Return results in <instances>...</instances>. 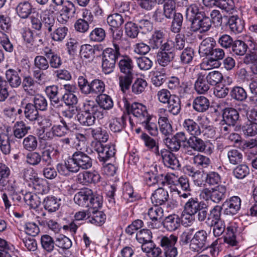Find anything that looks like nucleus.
<instances>
[{
  "label": "nucleus",
  "mask_w": 257,
  "mask_h": 257,
  "mask_svg": "<svg viewBox=\"0 0 257 257\" xmlns=\"http://www.w3.org/2000/svg\"><path fill=\"white\" fill-rule=\"evenodd\" d=\"M78 85L80 92L85 95H96L99 97L104 92L105 85L104 82L99 79H95L90 83L83 76L78 78Z\"/></svg>",
  "instance_id": "nucleus-1"
},
{
  "label": "nucleus",
  "mask_w": 257,
  "mask_h": 257,
  "mask_svg": "<svg viewBox=\"0 0 257 257\" xmlns=\"http://www.w3.org/2000/svg\"><path fill=\"white\" fill-rule=\"evenodd\" d=\"M184 212L189 214H196L199 222H203L206 219V205L203 201H200L197 197L189 198L183 205Z\"/></svg>",
  "instance_id": "nucleus-2"
},
{
  "label": "nucleus",
  "mask_w": 257,
  "mask_h": 257,
  "mask_svg": "<svg viewBox=\"0 0 257 257\" xmlns=\"http://www.w3.org/2000/svg\"><path fill=\"white\" fill-rule=\"evenodd\" d=\"M226 194V187L224 185H218L210 189L204 188L200 193V196L206 201L210 200L218 203L225 198Z\"/></svg>",
  "instance_id": "nucleus-3"
},
{
  "label": "nucleus",
  "mask_w": 257,
  "mask_h": 257,
  "mask_svg": "<svg viewBox=\"0 0 257 257\" xmlns=\"http://www.w3.org/2000/svg\"><path fill=\"white\" fill-rule=\"evenodd\" d=\"M91 147L92 151L97 153V158L100 162L105 163L115 154V146L113 144L104 145L99 142H93Z\"/></svg>",
  "instance_id": "nucleus-4"
},
{
  "label": "nucleus",
  "mask_w": 257,
  "mask_h": 257,
  "mask_svg": "<svg viewBox=\"0 0 257 257\" xmlns=\"http://www.w3.org/2000/svg\"><path fill=\"white\" fill-rule=\"evenodd\" d=\"M209 246V233L203 229H200L195 232L193 236L190 248L194 251H200Z\"/></svg>",
  "instance_id": "nucleus-5"
},
{
  "label": "nucleus",
  "mask_w": 257,
  "mask_h": 257,
  "mask_svg": "<svg viewBox=\"0 0 257 257\" xmlns=\"http://www.w3.org/2000/svg\"><path fill=\"white\" fill-rule=\"evenodd\" d=\"M119 56L112 48H106L103 51L102 69L105 74H110L113 71L116 61Z\"/></svg>",
  "instance_id": "nucleus-6"
},
{
  "label": "nucleus",
  "mask_w": 257,
  "mask_h": 257,
  "mask_svg": "<svg viewBox=\"0 0 257 257\" xmlns=\"http://www.w3.org/2000/svg\"><path fill=\"white\" fill-rule=\"evenodd\" d=\"M11 170L9 167L4 163H0V191L5 190H13L16 188L15 180L10 179Z\"/></svg>",
  "instance_id": "nucleus-7"
},
{
  "label": "nucleus",
  "mask_w": 257,
  "mask_h": 257,
  "mask_svg": "<svg viewBox=\"0 0 257 257\" xmlns=\"http://www.w3.org/2000/svg\"><path fill=\"white\" fill-rule=\"evenodd\" d=\"M241 203V199L238 196H233L227 199L221 207L225 215L233 216L240 210Z\"/></svg>",
  "instance_id": "nucleus-8"
},
{
  "label": "nucleus",
  "mask_w": 257,
  "mask_h": 257,
  "mask_svg": "<svg viewBox=\"0 0 257 257\" xmlns=\"http://www.w3.org/2000/svg\"><path fill=\"white\" fill-rule=\"evenodd\" d=\"M147 214L151 220L148 222V227L153 229L160 228L164 215L163 209L159 206L155 205L148 209Z\"/></svg>",
  "instance_id": "nucleus-9"
},
{
  "label": "nucleus",
  "mask_w": 257,
  "mask_h": 257,
  "mask_svg": "<svg viewBox=\"0 0 257 257\" xmlns=\"http://www.w3.org/2000/svg\"><path fill=\"white\" fill-rule=\"evenodd\" d=\"M157 156L162 159L165 166L168 168L175 170L180 167V164L176 155L167 149H161Z\"/></svg>",
  "instance_id": "nucleus-10"
},
{
  "label": "nucleus",
  "mask_w": 257,
  "mask_h": 257,
  "mask_svg": "<svg viewBox=\"0 0 257 257\" xmlns=\"http://www.w3.org/2000/svg\"><path fill=\"white\" fill-rule=\"evenodd\" d=\"M93 21V16L91 13L87 10H83L82 18L78 19L74 24L75 30L79 33H85L89 29V25Z\"/></svg>",
  "instance_id": "nucleus-11"
},
{
  "label": "nucleus",
  "mask_w": 257,
  "mask_h": 257,
  "mask_svg": "<svg viewBox=\"0 0 257 257\" xmlns=\"http://www.w3.org/2000/svg\"><path fill=\"white\" fill-rule=\"evenodd\" d=\"M59 11L58 21L62 24H65L73 17L76 13V7L70 1H66Z\"/></svg>",
  "instance_id": "nucleus-12"
},
{
  "label": "nucleus",
  "mask_w": 257,
  "mask_h": 257,
  "mask_svg": "<svg viewBox=\"0 0 257 257\" xmlns=\"http://www.w3.org/2000/svg\"><path fill=\"white\" fill-rule=\"evenodd\" d=\"M211 27V20L209 17V11L205 16H201L197 19H192L191 29L192 31H199L200 33L208 31Z\"/></svg>",
  "instance_id": "nucleus-13"
},
{
  "label": "nucleus",
  "mask_w": 257,
  "mask_h": 257,
  "mask_svg": "<svg viewBox=\"0 0 257 257\" xmlns=\"http://www.w3.org/2000/svg\"><path fill=\"white\" fill-rule=\"evenodd\" d=\"M168 87L173 92L178 94L180 97H184L188 91V86L186 83L181 82L179 78L172 76L168 81Z\"/></svg>",
  "instance_id": "nucleus-14"
},
{
  "label": "nucleus",
  "mask_w": 257,
  "mask_h": 257,
  "mask_svg": "<svg viewBox=\"0 0 257 257\" xmlns=\"http://www.w3.org/2000/svg\"><path fill=\"white\" fill-rule=\"evenodd\" d=\"M210 53L206 61L204 62V65L211 68L219 67L221 64L220 61L225 57L224 50L222 48L215 47Z\"/></svg>",
  "instance_id": "nucleus-15"
},
{
  "label": "nucleus",
  "mask_w": 257,
  "mask_h": 257,
  "mask_svg": "<svg viewBox=\"0 0 257 257\" xmlns=\"http://www.w3.org/2000/svg\"><path fill=\"white\" fill-rule=\"evenodd\" d=\"M100 179L99 173L96 171H83L78 174L76 180L80 184L88 185L97 183Z\"/></svg>",
  "instance_id": "nucleus-16"
},
{
  "label": "nucleus",
  "mask_w": 257,
  "mask_h": 257,
  "mask_svg": "<svg viewBox=\"0 0 257 257\" xmlns=\"http://www.w3.org/2000/svg\"><path fill=\"white\" fill-rule=\"evenodd\" d=\"M92 195V190L88 188L81 189L74 197V202L80 206L87 207L89 199Z\"/></svg>",
  "instance_id": "nucleus-17"
},
{
  "label": "nucleus",
  "mask_w": 257,
  "mask_h": 257,
  "mask_svg": "<svg viewBox=\"0 0 257 257\" xmlns=\"http://www.w3.org/2000/svg\"><path fill=\"white\" fill-rule=\"evenodd\" d=\"M73 155L80 169L87 170L92 167L91 158L82 151H77L73 153Z\"/></svg>",
  "instance_id": "nucleus-18"
},
{
  "label": "nucleus",
  "mask_w": 257,
  "mask_h": 257,
  "mask_svg": "<svg viewBox=\"0 0 257 257\" xmlns=\"http://www.w3.org/2000/svg\"><path fill=\"white\" fill-rule=\"evenodd\" d=\"M21 72V69L15 70L14 69H9L5 73L7 82H8L10 85L13 88L18 87L22 83L21 78L19 74Z\"/></svg>",
  "instance_id": "nucleus-19"
},
{
  "label": "nucleus",
  "mask_w": 257,
  "mask_h": 257,
  "mask_svg": "<svg viewBox=\"0 0 257 257\" xmlns=\"http://www.w3.org/2000/svg\"><path fill=\"white\" fill-rule=\"evenodd\" d=\"M222 208L221 206L215 205L212 208L208 213L207 208H206V216L205 220V223L209 226H213V224H215V223L219 222L221 215V211Z\"/></svg>",
  "instance_id": "nucleus-20"
},
{
  "label": "nucleus",
  "mask_w": 257,
  "mask_h": 257,
  "mask_svg": "<svg viewBox=\"0 0 257 257\" xmlns=\"http://www.w3.org/2000/svg\"><path fill=\"white\" fill-rule=\"evenodd\" d=\"M214 112H244V106L242 104L233 107L231 104L225 101L220 102L214 107Z\"/></svg>",
  "instance_id": "nucleus-21"
},
{
  "label": "nucleus",
  "mask_w": 257,
  "mask_h": 257,
  "mask_svg": "<svg viewBox=\"0 0 257 257\" xmlns=\"http://www.w3.org/2000/svg\"><path fill=\"white\" fill-rule=\"evenodd\" d=\"M168 191L161 187L156 189L151 197L153 204L157 206L164 204L168 201Z\"/></svg>",
  "instance_id": "nucleus-22"
},
{
  "label": "nucleus",
  "mask_w": 257,
  "mask_h": 257,
  "mask_svg": "<svg viewBox=\"0 0 257 257\" xmlns=\"http://www.w3.org/2000/svg\"><path fill=\"white\" fill-rule=\"evenodd\" d=\"M87 134L90 135L97 142L105 143L109 138V134L105 128L101 127H90L87 130Z\"/></svg>",
  "instance_id": "nucleus-23"
},
{
  "label": "nucleus",
  "mask_w": 257,
  "mask_h": 257,
  "mask_svg": "<svg viewBox=\"0 0 257 257\" xmlns=\"http://www.w3.org/2000/svg\"><path fill=\"white\" fill-rule=\"evenodd\" d=\"M216 46V42L214 38L208 37L204 39L200 44L199 53L201 56L208 57L214 47Z\"/></svg>",
  "instance_id": "nucleus-24"
},
{
  "label": "nucleus",
  "mask_w": 257,
  "mask_h": 257,
  "mask_svg": "<svg viewBox=\"0 0 257 257\" xmlns=\"http://www.w3.org/2000/svg\"><path fill=\"white\" fill-rule=\"evenodd\" d=\"M61 199L54 196L50 195L46 197L43 201V205L45 210L52 213L57 211L61 205Z\"/></svg>",
  "instance_id": "nucleus-25"
},
{
  "label": "nucleus",
  "mask_w": 257,
  "mask_h": 257,
  "mask_svg": "<svg viewBox=\"0 0 257 257\" xmlns=\"http://www.w3.org/2000/svg\"><path fill=\"white\" fill-rule=\"evenodd\" d=\"M11 128L9 126L5 127L0 133V149L3 154L8 155L11 152V145L10 142L9 131Z\"/></svg>",
  "instance_id": "nucleus-26"
},
{
  "label": "nucleus",
  "mask_w": 257,
  "mask_h": 257,
  "mask_svg": "<svg viewBox=\"0 0 257 257\" xmlns=\"http://www.w3.org/2000/svg\"><path fill=\"white\" fill-rule=\"evenodd\" d=\"M208 8L202 7L200 4H193L190 5L186 9V16L188 17L191 14L192 19H196L205 16L207 14Z\"/></svg>",
  "instance_id": "nucleus-27"
},
{
  "label": "nucleus",
  "mask_w": 257,
  "mask_h": 257,
  "mask_svg": "<svg viewBox=\"0 0 257 257\" xmlns=\"http://www.w3.org/2000/svg\"><path fill=\"white\" fill-rule=\"evenodd\" d=\"M32 5L28 1H23L18 4L16 8V13L21 19H27L32 12Z\"/></svg>",
  "instance_id": "nucleus-28"
},
{
  "label": "nucleus",
  "mask_w": 257,
  "mask_h": 257,
  "mask_svg": "<svg viewBox=\"0 0 257 257\" xmlns=\"http://www.w3.org/2000/svg\"><path fill=\"white\" fill-rule=\"evenodd\" d=\"M209 83H208L204 75L199 73L194 84V89L198 94H205L209 89Z\"/></svg>",
  "instance_id": "nucleus-29"
},
{
  "label": "nucleus",
  "mask_w": 257,
  "mask_h": 257,
  "mask_svg": "<svg viewBox=\"0 0 257 257\" xmlns=\"http://www.w3.org/2000/svg\"><path fill=\"white\" fill-rule=\"evenodd\" d=\"M42 30L45 33L50 34L56 26L55 17L50 14H44L42 17Z\"/></svg>",
  "instance_id": "nucleus-30"
},
{
  "label": "nucleus",
  "mask_w": 257,
  "mask_h": 257,
  "mask_svg": "<svg viewBox=\"0 0 257 257\" xmlns=\"http://www.w3.org/2000/svg\"><path fill=\"white\" fill-rule=\"evenodd\" d=\"M181 219L178 215L172 214L166 217L163 222L164 226L170 231H175L180 226Z\"/></svg>",
  "instance_id": "nucleus-31"
},
{
  "label": "nucleus",
  "mask_w": 257,
  "mask_h": 257,
  "mask_svg": "<svg viewBox=\"0 0 257 257\" xmlns=\"http://www.w3.org/2000/svg\"><path fill=\"white\" fill-rule=\"evenodd\" d=\"M237 231V227L235 224H230L226 228V235L224 236V242L231 246H236L238 242L236 239L235 233Z\"/></svg>",
  "instance_id": "nucleus-32"
},
{
  "label": "nucleus",
  "mask_w": 257,
  "mask_h": 257,
  "mask_svg": "<svg viewBox=\"0 0 257 257\" xmlns=\"http://www.w3.org/2000/svg\"><path fill=\"white\" fill-rule=\"evenodd\" d=\"M230 30L235 34L240 33L244 29V22L237 16H232L228 20Z\"/></svg>",
  "instance_id": "nucleus-33"
},
{
  "label": "nucleus",
  "mask_w": 257,
  "mask_h": 257,
  "mask_svg": "<svg viewBox=\"0 0 257 257\" xmlns=\"http://www.w3.org/2000/svg\"><path fill=\"white\" fill-rule=\"evenodd\" d=\"M123 103L126 112H147V106L142 103L134 102L131 103L125 99Z\"/></svg>",
  "instance_id": "nucleus-34"
},
{
  "label": "nucleus",
  "mask_w": 257,
  "mask_h": 257,
  "mask_svg": "<svg viewBox=\"0 0 257 257\" xmlns=\"http://www.w3.org/2000/svg\"><path fill=\"white\" fill-rule=\"evenodd\" d=\"M130 113H123L120 118H115L112 120L109 124V127L114 133L120 132L126 125V119Z\"/></svg>",
  "instance_id": "nucleus-35"
},
{
  "label": "nucleus",
  "mask_w": 257,
  "mask_h": 257,
  "mask_svg": "<svg viewBox=\"0 0 257 257\" xmlns=\"http://www.w3.org/2000/svg\"><path fill=\"white\" fill-rule=\"evenodd\" d=\"M118 66L121 73L124 75H133V62L129 57H125L121 59L118 63Z\"/></svg>",
  "instance_id": "nucleus-36"
},
{
  "label": "nucleus",
  "mask_w": 257,
  "mask_h": 257,
  "mask_svg": "<svg viewBox=\"0 0 257 257\" xmlns=\"http://www.w3.org/2000/svg\"><path fill=\"white\" fill-rule=\"evenodd\" d=\"M187 143L189 147L198 152H204L206 147L205 142L197 136L190 137L188 140Z\"/></svg>",
  "instance_id": "nucleus-37"
},
{
  "label": "nucleus",
  "mask_w": 257,
  "mask_h": 257,
  "mask_svg": "<svg viewBox=\"0 0 257 257\" xmlns=\"http://www.w3.org/2000/svg\"><path fill=\"white\" fill-rule=\"evenodd\" d=\"M164 39V35L161 31H156L149 39V44L151 48L157 49L161 47Z\"/></svg>",
  "instance_id": "nucleus-38"
},
{
  "label": "nucleus",
  "mask_w": 257,
  "mask_h": 257,
  "mask_svg": "<svg viewBox=\"0 0 257 257\" xmlns=\"http://www.w3.org/2000/svg\"><path fill=\"white\" fill-rule=\"evenodd\" d=\"M73 146L77 151H84L86 148V137L85 135L78 133H72Z\"/></svg>",
  "instance_id": "nucleus-39"
},
{
  "label": "nucleus",
  "mask_w": 257,
  "mask_h": 257,
  "mask_svg": "<svg viewBox=\"0 0 257 257\" xmlns=\"http://www.w3.org/2000/svg\"><path fill=\"white\" fill-rule=\"evenodd\" d=\"M141 138L144 141L145 146L150 150L154 152L157 156L160 151L159 150V146L156 140L150 137L146 133H143Z\"/></svg>",
  "instance_id": "nucleus-40"
},
{
  "label": "nucleus",
  "mask_w": 257,
  "mask_h": 257,
  "mask_svg": "<svg viewBox=\"0 0 257 257\" xmlns=\"http://www.w3.org/2000/svg\"><path fill=\"white\" fill-rule=\"evenodd\" d=\"M230 48H231V52L234 55L243 56L245 54L248 46L244 41L236 40L233 41Z\"/></svg>",
  "instance_id": "nucleus-41"
},
{
  "label": "nucleus",
  "mask_w": 257,
  "mask_h": 257,
  "mask_svg": "<svg viewBox=\"0 0 257 257\" xmlns=\"http://www.w3.org/2000/svg\"><path fill=\"white\" fill-rule=\"evenodd\" d=\"M33 189L36 193L40 194H47L50 190L47 181L41 178H36V180L33 183Z\"/></svg>",
  "instance_id": "nucleus-42"
},
{
  "label": "nucleus",
  "mask_w": 257,
  "mask_h": 257,
  "mask_svg": "<svg viewBox=\"0 0 257 257\" xmlns=\"http://www.w3.org/2000/svg\"><path fill=\"white\" fill-rule=\"evenodd\" d=\"M40 242L42 248L46 252L50 253L54 250L55 240L49 235H42L41 237Z\"/></svg>",
  "instance_id": "nucleus-43"
},
{
  "label": "nucleus",
  "mask_w": 257,
  "mask_h": 257,
  "mask_svg": "<svg viewBox=\"0 0 257 257\" xmlns=\"http://www.w3.org/2000/svg\"><path fill=\"white\" fill-rule=\"evenodd\" d=\"M164 2L163 15L167 19H170L176 13V3L174 0H163Z\"/></svg>",
  "instance_id": "nucleus-44"
},
{
  "label": "nucleus",
  "mask_w": 257,
  "mask_h": 257,
  "mask_svg": "<svg viewBox=\"0 0 257 257\" xmlns=\"http://www.w3.org/2000/svg\"><path fill=\"white\" fill-rule=\"evenodd\" d=\"M192 106L195 110L202 112L208 109L209 107V102L206 97L200 96L195 99Z\"/></svg>",
  "instance_id": "nucleus-45"
},
{
  "label": "nucleus",
  "mask_w": 257,
  "mask_h": 257,
  "mask_svg": "<svg viewBox=\"0 0 257 257\" xmlns=\"http://www.w3.org/2000/svg\"><path fill=\"white\" fill-rule=\"evenodd\" d=\"M142 249L148 257H158L162 252L161 248L157 247L153 242L142 245Z\"/></svg>",
  "instance_id": "nucleus-46"
},
{
  "label": "nucleus",
  "mask_w": 257,
  "mask_h": 257,
  "mask_svg": "<svg viewBox=\"0 0 257 257\" xmlns=\"http://www.w3.org/2000/svg\"><path fill=\"white\" fill-rule=\"evenodd\" d=\"M183 126L193 137L198 136L201 134L199 126L192 119H186L183 123Z\"/></svg>",
  "instance_id": "nucleus-47"
},
{
  "label": "nucleus",
  "mask_w": 257,
  "mask_h": 257,
  "mask_svg": "<svg viewBox=\"0 0 257 257\" xmlns=\"http://www.w3.org/2000/svg\"><path fill=\"white\" fill-rule=\"evenodd\" d=\"M123 197L130 202H133L140 198V196L135 193L133 187L130 184H125L123 188Z\"/></svg>",
  "instance_id": "nucleus-48"
},
{
  "label": "nucleus",
  "mask_w": 257,
  "mask_h": 257,
  "mask_svg": "<svg viewBox=\"0 0 257 257\" xmlns=\"http://www.w3.org/2000/svg\"><path fill=\"white\" fill-rule=\"evenodd\" d=\"M192 163L198 168H207L211 164V160L207 156L198 154L191 159Z\"/></svg>",
  "instance_id": "nucleus-49"
},
{
  "label": "nucleus",
  "mask_w": 257,
  "mask_h": 257,
  "mask_svg": "<svg viewBox=\"0 0 257 257\" xmlns=\"http://www.w3.org/2000/svg\"><path fill=\"white\" fill-rule=\"evenodd\" d=\"M161 133L165 136L172 135L173 128L167 117H160L158 120Z\"/></svg>",
  "instance_id": "nucleus-50"
},
{
  "label": "nucleus",
  "mask_w": 257,
  "mask_h": 257,
  "mask_svg": "<svg viewBox=\"0 0 257 257\" xmlns=\"http://www.w3.org/2000/svg\"><path fill=\"white\" fill-rule=\"evenodd\" d=\"M106 34L105 30L101 28H95L89 35L90 41L94 42H101L105 38Z\"/></svg>",
  "instance_id": "nucleus-51"
},
{
  "label": "nucleus",
  "mask_w": 257,
  "mask_h": 257,
  "mask_svg": "<svg viewBox=\"0 0 257 257\" xmlns=\"http://www.w3.org/2000/svg\"><path fill=\"white\" fill-rule=\"evenodd\" d=\"M105 214L100 211H94L88 216V222L97 226L102 225L105 221Z\"/></svg>",
  "instance_id": "nucleus-52"
},
{
  "label": "nucleus",
  "mask_w": 257,
  "mask_h": 257,
  "mask_svg": "<svg viewBox=\"0 0 257 257\" xmlns=\"http://www.w3.org/2000/svg\"><path fill=\"white\" fill-rule=\"evenodd\" d=\"M22 37L27 44L36 47L38 44L37 38L39 36L34 35V33L30 29H26L22 33Z\"/></svg>",
  "instance_id": "nucleus-53"
},
{
  "label": "nucleus",
  "mask_w": 257,
  "mask_h": 257,
  "mask_svg": "<svg viewBox=\"0 0 257 257\" xmlns=\"http://www.w3.org/2000/svg\"><path fill=\"white\" fill-rule=\"evenodd\" d=\"M136 237L138 241L142 245L153 242L152 233L149 229H143L137 233Z\"/></svg>",
  "instance_id": "nucleus-54"
},
{
  "label": "nucleus",
  "mask_w": 257,
  "mask_h": 257,
  "mask_svg": "<svg viewBox=\"0 0 257 257\" xmlns=\"http://www.w3.org/2000/svg\"><path fill=\"white\" fill-rule=\"evenodd\" d=\"M94 113H77L75 115V119L82 125H91L94 123L95 117L93 115Z\"/></svg>",
  "instance_id": "nucleus-55"
},
{
  "label": "nucleus",
  "mask_w": 257,
  "mask_h": 257,
  "mask_svg": "<svg viewBox=\"0 0 257 257\" xmlns=\"http://www.w3.org/2000/svg\"><path fill=\"white\" fill-rule=\"evenodd\" d=\"M24 199L26 203L31 208H37L41 203L39 197L36 194L30 192L25 194Z\"/></svg>",
  "instance_id": "nucleus-56"
},
{
  "label": "nucleus",
  "mask_w": 257,
  "mask_h": 257,
  "mask_svg": "<svg viewBox=\"0 0 257 257\" xmlns=\"http://www.w3.org/2000/svg\"><path fill=\"white\" fill-rule=\"evenodd\" d=\"M24 148L27 151L32 152L35 151L38 147V140L37 138L32 135L25 138L23 142Z\"/></svg>",
  "instance_id": "nucleus-57"
},
{
  "label": "nucleus",
  "mask_w": 257,
  "mask_h": 257,
  "mask_svg": "<svg viewBox=\"0 0 257 257\" xmlns=\"http://www.w3.org/2000/svg\"><path fill=\"white\" fill-rule=\"evenodd\" d=\"M177 239V236L174 235H171L169 236H163L160 238V243L163 250H165L175 246Z\"/></svg>",
  "instance_id": "nucleus-58"
},
{
  "label": "nucleus",
  "mask_w": 257,
  "mask_h": 257,
  "mask_svg": "<svg viewBox=\"0 0 257 257\" xmlns=\"http://www.w3.org/2000/svg\"><path fill=\"white\" fill-rule=\"evenodd\" d=\"M204 181L209 186L215 185L221 183V177L217 172L209 171L205 174Z\"/></svg>",
  "instance_id": "nucleus-59"
},
{
  "label": "nucleus",
  "mask_w": 257,
  "mask_h": 257,
  "mask_svg": "<svg viewBox=\"0 0 257 257\" xmlns=\"http://www.w3.org/2000/svg\"><path fill=\"white\" fill-rule=\"evenodd\" d=\"M194 57V50L191 47H186L180 54V62L182 64H190Z\"/></svg>",
  "instance_id": "nucleus-60"
},
{
  "label": "nucleus",
  "mask_w": 257,
  "mask_h": 257,
  "mask_svg": "<svg viewBox=\"0 0 257 257\" xmlns=\"http://www.w3.org/2000/svg\"><path fill=\"white\" fill-rule=\"evenodd\" d=\"M123 16L118 13H114L107 18L108 25L113 28H118L123 23Z\"/></svg>",
  "instance_id": "nucleus-61"
},
{
  "label": "nucleus",
  "mask_w": 257,
  "mask_h": 257,
  "mask_svg": "<svg viewBox=\"0 0 257 257\" xmlns=\"http://www.w3.org/2000/svg\"><path fill=\"white\" fill-rule=\"evenodd\" d=\"M68 32L66 27H60L55 29L53 32L50 33L52 40L55 41L61 42L65 38Z\"/></svg>",
  "instance_id": "nucleus-62"
},
{
  "label": "nucleus",
  "mask_w": 257,
  "mask_h": 257,
  "mask_svg": "<svg viewBox=\"0 0 257 257\" xmlns=\"http://www.w3.org/2000/svg\"><path fill=\"white\" fill-rule=\"evenodd\" d=\"M72 245L71 240L64 235H59L55 238V245L63 250L70 248Z\"/></svg>",
  "instance_id": "nucleus-63"
},
{
  "label": "nucleus",
  "mask_w": 257,
  "mask_h": 257,
  "mask_svg": "<svg viewBox=\"0 0 257 257\" xmlns=\"http://www.w3.org/2000/svg\"><path fill=\"white\" fill-rule=\"evenodd\" d=\"M165 78V71L163 68H161L154 72L151 80L154 85L160 86L164 82Z\"/></svg>",
  "instance_id": "nucleus-64"
}]
</instances>
